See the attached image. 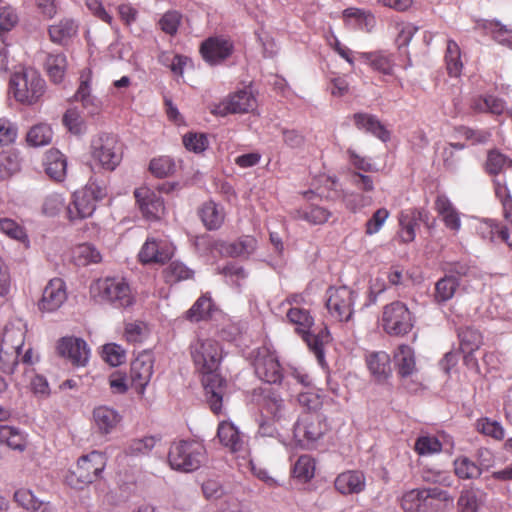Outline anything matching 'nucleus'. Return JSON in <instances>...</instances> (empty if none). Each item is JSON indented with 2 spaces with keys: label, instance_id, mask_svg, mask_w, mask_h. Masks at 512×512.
Returning a JSON list of instances; mask_svg holds the SVG:
<instances>
[{
  "label": "nucleus",
  "instance_id": "obj_54",
  "mask_svg": "<svg viewBox=\"0 0 512 512\" xmlns=\"http://www.w3.org/2000/svg\"><path fill=\"white\" fill-rule=\"evenodd\" d=\"M63 123L73 134H80L84 129L83 119L76 109H68L63 116Z\"/></svg>",
  "mask_w": 512,
  "mask_h": 512
},
{
  "label": "nucleus",
  "instance_id": "obj_43",
  "mask_svg": "<svg viewBox=\"0 0 512 512\" xmlns=\"http://www.w3.org/2000/svg\"><path fill=\"white\" fill-rule=\"evenodd\" d=\"M445 60L449 75L453 77L459 76L463 65L460 60V48L453 40H449L447 43Z\"/></svg>",
  "mask_w": 512,
  "mask_h": 512
},
{
  "label": "nucleus",
  "instance_id": "obj_10",
  "mask_svg": "<svg viewBox=\"0 0 512 512\" xmlns=\"http://www.w3.org/2000/svg\"><path fill=\"white\" fill-rule=\"evenodd\" d=\"M325 420L317 413H305L294 427V436L310 448L327 431Z\"/></svg>",
  "mask_w": 512,
  "mask_h": 512
},
{
  "label": "nucleus",
  "instance_id": "obj_50",
  "mask_svg": "<svg viewBox=\"0 0 512 512\" xmlns=\"http://www.w3.org/2000/svg\"><path fill=\"white\" fill-rule=\"evenodd\" d=\"M156 442V438L152 436L132 440L126 448V453L132 456L146 455L155 447Z\"/></svg>",
  "mask_w": 512,
  "mask_h": 512
},
{
  "label": "nucleus",
  "instance_id": "obj_22",
  "mask_svg": "<svg viewBox=\"0 0 512 512\" xmlns=\"http://www.w3.org/2000/svg\"><path fill=\"white\" fill-rule=\"evenodd\" d=\"M428 213L424 210L402 212L399 217L401 226L400 238L402 242H411L415 238V227L419 222L427 223Z\"/></svg>",
  "mask_w": 512,
  "mask_h": 512
},
{
  "label": "nucleus",
  "instance_id": "obj_26",
  "mask_svg": "<svg viewBox=\"0 0 512 512\" xmlns=\"http://www.w3.org/2000/svg\"><path fill=\"white\" fill-rule=\"evenodd\" d=\"M80 85L75 93V100L82 103L83 108L88 114H97L101 107V102L90 94L89 80L90 73H82Z\"/></svg>",
  "mask_w": 512,
  "mask_h": 512
},
{
  "label": "nucleus",
  "instance_id": "obj_17",
  "mask_svg": "<svg viewBox=\"0 0 512 512\" xmlns=\"http://www.w3.org/2000/svg\"><path fill=\"white\" fill-rule=\"evenodd\" d=\"M153 356L150 352L140 353L131 363L130 377L135 389L143 392L153 374Z\"/></svg>",
  "mask_w": 512,
  "mask_h": 512
},
{
  "label": "nucleus",
  "instance_id": "obj_37",
  "mask_svg": "<svg viewBox=\"0 0 512 512\" xmlns=\"http://www.w3.org/2000/svg\"><path fill=\"white\" fill-rule=\"evenodd\" d=\"M49 36L52 42L62 43L77 32V25L71 19H63L58 24L49 27Z\"/></svg>",
  "mask_w": 512,
  "mask_h": 512
},
{
  "label": "nucleus",
  "instance_id": "obj_45",
  "mask_svg": "<svg viewBox=\"0 0 512 512\" xmlns=\"http://www.w3.org/2000/svg\"><path fill=\"white\" fill-rule=\"evenodd\" d=\"M455 474L461 479H474L481 475V469L469 458L459 457L454 461Z\"/></svg>",
  "mask_w": 512,
  "mask_h": 512
},
{
  "label": "nucleus",
  "instance_id": "obj_41",
  "mask_svg": "<svg viewBox=\"0 0 512 512\" xmlns=\"http://www.w3.org/2000/svg\"><path fill=\"white\" fill-rule=\"evenodd\" d=\"M67 62L63 54H49L46 59V69L54 83H60L64 77Z\"/></svg>",
  "mask_w": 512,
  "mask_h": 512
},
{
  "label": "nucleus",
  "instance_id": "obj_30",
  "mask_svg": "<svg viewBox=\"0 0 512 512\" xmlns=\"http://www.w3.org/2000/svg\"><path fill=\"white\" fill-rule=\"evenodd\" d=\"M353 119L358 129L369 132L383 141L388 138V132L375 116L366 113H356Z\"/></svg>",
  "mask_w": 512,
  "mask_h": 512
},
{
  "label": "nucleus",
  "instance_id": "obj_9",
  "mask_svg": "<svg viewBox=\"0 0 512 512\" xmlns=\"http://www.w3.org/2000/svg\"><path fill=\"white\" fill-rule=\"evenodd\" d=\"M383 328L390 335H404L413 327L412 316L406 305L400 301L384 307Z\"/></svg>",
  "mask_w": 512,
  "mask_h": 512
},
{
  "label": "nucleus",
  "instance_id": "obj_40",
  "mask_svg": "<svg viewBox=\"0 0 512 512\" xmlns=\"http://www.w3.org/2000/svg\"><path fill=\"white\" fill-rule=\"evenodd\" d=\"M73 258L78 266H87L100 262L101 254L93 245L84 243L74 249Z\"/></svg>",
  "mask_w": 512,
  "mask_h": 512
},
{
  "label": "nucleus",
  "instance_id": "obj_16",
  "mask_svg": "<svg viewBox=\"0 0 512 512\" xmlns=\"http://www.w3.org/2000/svg\"><path fill=\"white\" fill-rule=\"evenodd\" d=\"M172 254L173 247L167 241L148 238L139 252V259L144 264H163L172 257Z\"/></svg>",
  "mask_w": 512,
  "mask_h": 512
},
{
  "label": "nucleus",
  "instance_id": "obj_55",
  "mask_svg": "<svg viewBox=\"0 0 512 512\" xmlns=\"http://www.w3.org/2000/svg\"><path fill=\"white\" fill-rule=\"evenodd\" d=\"M183 144L186 149L198 153L207 148L208 140L204 134L188 133L183 136Z\"/></svg>",
  "mask_w": 512,
  "mask_h": 512
},
{
  "label": "nucleus",
  "instance_id": "obj_53",
  "mask_svg": "<svg viewBox=\"0 0 512 512\" xmlns=\"http://www.w3.org/2000/svg\"><path fill=\"white\" fill-rule=\"evenodd\" d=\"M442 445L434 436H421L416 440L415 450L420 455H429L441 451Z\"/></svg>",
  "mask_w": 512,
  "mask_h": 512
},
{
  "label": "nucleus",
  "instance_id": "obj_21",
  "mask_svg": "<svg viewBox=\"0 0 512 512\" xmlns=\"http://www.w3.org/2000/svg\"><path fill=\"white\" fill-rule=\"evenodd\" d=\"M96 203L86 195L84 189L73 195V201L67 206V214L70 220H78L90 217L95 211Z\"/></svg>",
  "mask_w": 512,
  "mask_h": 512
},
{
  "label": "nucleus",
  "instance_id": "obj_27",
  "mask_svg": "<svg viewBox=\"0 0 512 512\" xmlns=\"http://www.w3.org/2000/svg\"><path fill=\"white\" fill-rule=\"evenodd\" d=\"M370 373L379 382L384 381L391 374L390 357L386 352H373L366 358Z\"/></svg>",
  "mask_w": 512,
  "mask_h": 512
},
{
  "label": "nucleus",
  "instance_id": "obj_61",
  "mask_svg": "<svg viewBox=\"0 0 512 512\" xmlns=\"http://www.w3.org/2000/svg\"><path fill=\"white\" fill-rule=\"evenodd\" d=\"M0 230L16 240H23L26 237L23 228L12 219H0Z\"/></svg>",
  "mask_w": 512,
  "mask_h": 512
},
{
  "label": "nucleus",
  "instance_id": "obj_60",
  "mask_svg": "<svg viewBox=\"0 0 512 512\" xmlns=\"http://www.w3.org/2000/svg\"><path fill=\"white\" fill-rule=\"evenodd\" d=\"M19 169L16 156L2 153L0 154V177L7 178Z\"/></svg>",
  "mask_w": 512,
  "mask_h": 512
},
{
  "label": "nucleus",
  "instance_id": "obj_24",
  "mask_svg": "<svg viewBox=\"0 0 512 512\" xmlns=\"http://www.w3.org/2000/svg\"><path fill=\"white\" fill-rule=\"evenodd\" d=\"M44 166L46 174L55 181H63L67 171L65 156L56 149L49 150L45 154Z\"/></svg>",
  "mask_w": 512,
  "mask_h": 512
},
{
  "label": "nucleus",
  "instance_id": "obj_62",
  "mask_svg": "<svg viewBox=\"0 0 512 512\" xmlns=\"http://www.w3.org/2000/svg\"><path fill=\"white\" fill-rule=\"evenodd\" d=\"M479 430L485 435L491 436L497 440L504 438V429L496 421L484 420L479 423Z\"/></svg>",
  "mask_w": 512,
  "mask_h": 512
},
{
  "label": "nucleus",
  "instance_id": "obj_13",
  "mask_svg": "<svg viewBox=\"0 0 512 512\" xmlns=\"http://www.w3.org/2000/svg\"><path fill=\"white\" fill-rule=\"evenodd\" d=\"M255 107L256 99L252 93L247 90H240L217 105L213 113L219 116H226L228 113H248L253 111Z\"/></svg>",
  "mask_w": 512,
  "mask_h": 512
},
{
  "label": "nucleus",
  "instance_id": "obj_39",
  "mask_svg": "<svg viewBox=\"0 0 512 512\" xmlns=\"http://www.w3.org/2000/svg\"><path fill=\"white\" fill-rule=\"evenodd\" d=\"M458 286L459 282L457 278L453 276H446L438 280L435 285V301L437 303H444L449 301L454 296Z\"/></svg>",
  "mask_w": 512,
  "mask_h": 512
},
{
  "label": "nucleus",
  "instance_id": "obj_44",
  "mask_svg": "<svg viewBox=\"0 0 512 512\" xmlns=\"http://www.w3.org/2000/svg\"><path fill=\"white\" fill-rule=\"evenodd\" d=\"M292 472L295 478L307 482L314 476L315 462L310 456L302 455L294 464Z\"/></svg>",
  "mask_w": 512,
  "mask_h": 512
},
{
  "label": "nucleus",
  "instance_id": "obj_63",
  "mask_svg": "<svg viewBox=\"0 0 512 512\" xmlns=\"http://www.w3.org/2000/svg\"><path fill=\"white\" fill-rule=\"evenodd\" d=\"M285 379L288 386L293 384V381L303 387H308L311 384L309 375L303 370L295 367L290 368Z\"/></svg>",
  "mask_w": 512,
  "mask_h": 512
},
{
  "label": "nucleus",
  "instance_id": "obj_7",
  "mask_svg": "<svg viewBox=\"0 0 512 512\" xmlns=\"http://www.w3.org/2000/svg\"><path fill=\"white\" fill-rule=\"evenodd\" d=\"M91 157L102 168L113 171L122 160V146L115 135L102 133L92 140Z\"/></svg>",
  "mask_w": 512,
  "mask_h": 512
},
{
  "label": "nucleus",
  "instance_id": "obj_47",
  "mask_svg": "<svg viewBox=\"0 0 512 512\" xmlns=\"http://www.w3.org/2000/svg\"><path fill=\"white\" fill-rule=\"evenodd\" d=\"M52 130L47 125H36L27 134V142L34 147L44 146L51 142Z\"/></svg>",
  "mask_w": 512,
  "mask_h": 512
},
{
  "label": "nucleus",
  "instance_id": "obj_51",
  "mask_svg": "<svg viewBox=\"0 0 512 512\" xmlns=\"http://www.w3.org/2000/svg\"><path fill=\"white\" fill-rule=\"evenodd\" d=\"M263 410L270 414L276 421L285 417V406L283 400L276 395H269L265 397Z\"/></svg>",
  "mask_w": 512,
  "mask_h": 512
},
{
  "label": "nucleus",
  "instance_id": "obj_15",
  "mask_svg": "<svg viewBox=\"0 0 512 512\" xmlns=\"http://www.w3.org/2000/svg\"><path fill=\"white\" fill-rule=\"evenodd\" d=\"M134 195L143 215L147 219L159 220L165 214L163 199L154 191L142 187L135 190Z\"/></svg>",
  "mask_w": 512,
  "mask_h": 512
},
{
  "label": "nucleus",
  "instance_id": "obj_49",
  "mask_svg": "<svg viewBox=\"0 0 512 512\" xmlns=\"http://www.w3.org/2000/svg\"><path fill=\"white\" fill-rule=\"evenodd\" d=\"M176 165L169 157H160L150 162L149 169L158 178H164L174 173Z\"/></svg>",
  "mask_w": 512,
  "mask_h": 512
},
{
  "label": "nucleus",
  "instance_id": "obj_8",
  "mask_svg": "<svg viewBox=\"0 0 512 512\" xmlns=\"http://www.w3.org/2000/svg\"><path fill=\"white\" fill-rule=\"evenodd\" d=\"M288 320L297 326L296 330L303 335L304 340L308 346L314 351L318 361L322 363L323 354V342L324 338L328 337L327 332H322L319 335H314L310 332V328L313 324V318L309 312L301 308H290L287 312Z\"/></svg>",
  "mask_w": 512,
  "mask_h": 512
},
{
  "label": "nucleus",
  "instance_id": "obj_35",
  "mask_svg": "<svg viewBox=\"0 0 512 512\" xmlns=\"http://www.w3.org/2000/svg\"><path fill=\"white\" fill-rule=\"evenodd\" d=\"M0 442L19 452L24 451L26 448L25 436L12 426H0Z\"/></svg>",
  "mask_w": 512,
  "mask_h": 512
},
{
  "label": "nucleus",
  "instance_id": "obj_25",
  "mask_svg": "<svg viewBox=\"0 0 512 512\" xmlns=\"http://www.w3.org/2000/svg\"><path fill=\"white\" fill-rule=\"evenodd\" d=\"M458 338L460 341L461 351L467 354L465 356V361L469 364L473 361V358L471 357L472 353L478 350L483 343L482 335L478 330L472 327H464L459 329Z\"/></svg>",
  "mask_w": 512,
  "mask_h": 512
},
{
  "label": "nucleus",
  "instance_id": "obj_42",
  "mask_svg": "<svg viewBox=\"0 0 512 512\" xmlns=\"http://www.w3.org/2000/svg\"><path fill=\"white\" fill-rule=\"evenodd\" d=\"M361 58L374 70L383 74H391L393 63L389 55L382 52L361 53Z\"/></svg>",
  "mask_w": 512,
  "mask_h": 512
},
{
  "label": "nucleus",
  "instance_id": "obj_11",
  "mask_svg": "<svg viewBox=\"0 0 512 512\" xmlns=\"http://www.w3.org/2000/svg\"><path fill=\"white\" fill-rule=\"evenodd\" d=\"M326 306L333 317L339 321H348L352 316L355 293L346 286L329 288Z\"/></svg>",
  "mask_w": 512,
  "mask_h": 512
},
{
  "label": "nucleus",
  "instance_id": "obj_36",
  "mask_svg": "<svg viewBox=\"0 0 512 512\" xmlns=\"http://www.w3.org/2000/svg\"><path fill=\"white\" fill-rule=\"evenodd\" d=\"M25 342V330L14 325L7 326L3 333L1 347L21 352Z\"/></svg>",
  "mask_w": 512,
  "mask_h": 512
},
{
  "label": "nucleus",
  "instance_id": "obj_31",
  "mask_svg": "<svg viewBox=\"0 0 512 512\" xmlns=\"http://www.w3.org/2000/svg\"><path fill=\"white\" fill-rule=\"evenodd\" d=\"M217 435L220 442L224 446L228 447L231 451L237 452L242 449L243 441L241 439L240 433L232 423H220Z\"/></svg>",
  "mask_w": 512,
  "mask_h": 512
},
{
  "label": "nucleus",
  "instance_id": "obj_64",
  "mask_svg": "<svg viewBox=\"0 0 512 512\" xmlns=\"http://www.w3.org/2000/svg\"><path fill=\"white\" fill-rule=\"evenodd\" d=\"M64 205V200L60 194L53 193L46 197L43 204V211L47 215H55Z\"/></svg>",
  "mask_w": 512,
  "mask_h": 512
},
{
  "label": "nucleus",
  "instance_id": "obj_58",
  "mask_svg": "<svg viewBox=\"0 0 512 512\" xmlns=\"http://www.w3.org/2000/svg\"><path fill=\"white\" fill-rule=\"evenodd\" d=\"M388 216L389 212L386 208L376 210L366 223V234L373 235L377 233L385 223Z\"/></svg>",
  "mask_w": 512,
  "mask_h": 512
},
{
  "label": "nucleus",
  "instance_id": "obj_4",
  "mask_svg": "<svg viewBox=\"0 0 512 512\" xmlns=\"http://www.w3.org/2000/svg\"><path fill=\"white\" fill-rule=\"evenodd\" d=\"M90 294L98 301H107L117 307H128L134 302L129 285L118 278L108 277L94 281L90 286Z\"/></svg>",
  "mask_w": 512,
  "mask_h": 512
},
{
  "label": "nucleus",
  "instance_id": "obj_18",
  "mask_svg": "<svg viewBox=\"0 0 512 512\" xmlns=\"http://www.w3.org/2000/svg\"><path fill=\"white\" fill-rule=\"evenodd\" d=\"M13 498L20 508L29 512H56L55 507L49 500L40 497L30 488L17 489Z\"/></svg>",
  "mask_w": 512,
  "mask_h": 512
},
{
  "label": "nucleus",
  "instance_id": "obj_38",
  "mask_svg": "<svg viewBox=\"0 0 512 512\" xmlns=\"http://www.w3.org/2000/svg\"><path fill=\"white\" fill-rule=\"evenodd\" d=\"M481 504V491L468 488L461 491L457 501L459 512H477Z\"/></svg>",
  "mask_w": 512,
  "mask_h": 512
},
{
  "label": "nucleus",
  "instance_id": "obj_3",
  "mask_svg": "<svg viewBox=\"0 0 512 512\" xmlns=\"http://www.w3.org/2000/svg\"><path fill=\"white\" fill-rule=\"evenodd\" d=\"M168 460L173 469L192 472L205 461V448L195 441L175 442L170 447Z\"/></svg>",
  "mask_w": 512,
  "mask_h": 512
},
{
  "label": "nucleus",
  "instance_id": "obj_5",
  "mask_svg": "<svg viewBox=\"0 0 512 512\" xmlns=\"http://www.w3.org/2000/svg\"><path fill=\"white\" fill-rule=\"evenodd\" d=\"M105 466L106 458L101 452L92 451L83 455L76 468L67 476V483L75 489H82L97 480Z\"/></svg>",
  "mask_w": 512,
  "mask_h": 512
},
{
  "label": "nucleus",
  "instance_id": "obj_28",
  "mask_svg": "<svg viewBox=\"0 0 512 512\" xmlns=\"http://www.w3.org/2000/svg\"><path fill=\"white\" fill-rule=\"evenodd\" d=\"M257 248V240L252 236H243L232 243L221 244V252L231 257H248Z\"/></svg>",
  "mask_w": 512,
  "mask_h": 512
},
{
  "label": "nucleus",
  "instance_id": "obj_34",
  "mask_svg": "<svg viewBox=\"0 0 512 512\" xmlns=\"http://www.w3.org/2000/svg\"><path fill=\"white\" fill-rule=\"evenodd\" d=\"M93 417L96 426L103 433H109L119 422L117 412L106 406L95 408Z\"/></svg>",
  "mask_w": 512,
  "mask_h": 512
},
{
  "label": "nucleus",
  "instance_id": "obj_23",
  "mask_svg": "<svg viewBox=\"0 0 512 512\" xmlns=\"http://www.w3.org/2000/svg\"><path fill=\"white\" fill-rule=\"evenodd\" d=\"M335 488L341 494L360 493L365 488V477L360 471H346L335 479Z\"/></svg>",
  "mask_w": 512,
  "mask_h": 512
},
{
  "label": "nucleus",
  "instance_id": "obj_46",
  "mask_svg": "<svg viewBox=\"0 0 512 512\" xmlns=\"http://www.w3.org/2000/svg\"><path fill=\"white\" fill-rule=\"evenodd\" d=\"M164 275L166 282L175 283L182 280H187L192 278L193 271L186 267L183 263L178 261H173L169 264V266L164 270Z\"/></svg>",
  "mask_w": 512,
  "mask_h": 512
},
{
  "label": "nucleus",
  "instance_id": "obj_56",
  "mask_svg": "<svg viewBox=\"0 0 512 512\" xmlns=\"http://www.w3.org/2000/svg\"><path fill=\"white\" fill-rule=\"evenodd\" d=\"M103 358L111 366H118L125 360L124 350L116 344H107L103 347Z\"/></svg>",
  "mask_w": 512,
  "mask_h": 512
},
{
  "label": "nucleus",
  "instance_id": "obj_57",
  "mask_svg": "<svg viewBox=\"0 0 512 512\" xmlns=\"http://www.w3.org/2000/svg\"><path fill=\"white\" fill-rule=\"evenodd\" d=\"M301 217L311 224L319 225L329 219L330 212L323 207L314 206L307 211H303Z\"/></svg>",
  "mask_w": 512,
  "mask_h": 512
},
{
  "label": "nucleus",
  "instance_id": "obj_6",
  "mask_svg": "<svg viewBox=\"0 0 512 512\" xmlns=\"http://www.w3.org/2000/svg\"><path fill=\"white\" fill-rule=\"evenodd\" d=\"M436 501H449L450 495L437 487L428 489H412L402 497V508L405 512H436Z\"/></svg>",
  "mask_w": 512,
  "mask_h": 512
},
{
  "label": "nucleus",
  "instance_id": "obj_52",
  "mask_svg": "<svg viewBox=\"0 0 512 512\" xmlns=\"http://www.w3.org/2000/svg\"><path fill=\"white\" fill-rule=\"evenodd\" d=\"M21 352L0 348V368L4 373L12 374L18 365Z\"/></svg>",
  "mask_w": 512,
  "mask_h": 512
},
{
  "label": "nucleus",
  "instance_id": "obj_29",
  "mask_svg": "<svg viewBox=\"0 0 512 512\" xmlns=\"http://www.w3.org/2000/svg\"><path fill=\"white\" fill-rule=\"evenodd\" d=\"M394 361L401 377L411 376L416 371L414 352L407 345L399 346L394 355Z\"/></svg>",
  "mask_w": 512,
  "mask_h": 512
},
{
  "label": "nucleus",
  "instance_id": "obj_12",
  "mask_svg": "<svg viewBox=\"0 0 512 512\" xmlns=\"http://www.w3.org/2000/svg\"><path fill=\"white\" fill-rule=\"evenodd\" d=\"M256 375L267 383H278L283 378L276 355L266 347L259 348L253 361Z\"/></svg>",
  "mask_w": 512,
  "mask_h": 512
},
{
  "label": "nucleus",
  "instance_id": "obj_59",
  "mask_svg": "<svg viewBox=\"0 0 512 512\" xmlns=\"http://www.w3.org/2000/svg\"><path fill=\"white\" fill-rule=\"evenodd\" d=\"M180 20L181 15L178 12L169 11L162 16L159 25L165 33L173 35L177 32Z\"/></svg>",
  "mask_w": 512,
  "mask_h": 512
},
{
  "label": "nucleus",
  "instance_id": "obj_32",
  "mask_svg": "<svg viewBox=\"0 0 512 512\" xmlns=\"http://www.w3.org/2000/svg\"><path fill=\"white\" fill-rule=\"evenodd\" d=\"M199 216L205 227L209 230L218 229L224 220L222 209L212 201L206 202L202 205L199 210Z\"/></svg>",
  "mask_w": 512,
  "mask_h": 512
},
{
  "label": "nucleus",
  "instance_id": "obj_33",
  "mask_svg": "<svg viewBox=\"0 0 512 512\" xmlns=\"http://www.w3.org/2000/svg\"><path fill=\"white\" fill-rule=\"evenodd\" d=\"M435 207L442 216L446 227L452 230H458L460 228L461 222L459 215L445 196L437 197Z\"/></svg>",
  "mask_w": 512,
  "mask_h": 512
},
{
  "label": "nucleus",
  "instance_id": "obj_1",
  "mask_svg": "<svg viewBox=\"0 0 512 512\" xmlns=\"http://www.w3.org/2000/svg\"><path fill=\"white\" fill-rule=\"evenodd\" d=\"M190 353L196 368L203 374L206 400L214 413H219L226 389V381L217 373L222 359L219 344L212 339H197L190 346Z\"/></svg>",
  "mask_w": 512,
  "mask_h": 512
},
{
  "label": "nucleus",
  "instance_id": "obj_20",
  "mask_svg": "<svg viewBox=\"0 0 512 512\" xmlns=\"http://www.w3.org/2000/svg\"><path fill=\"white\" fill-rule=\"evenodd\" d=\"M59 353L67 357L74 365L84 366L89 358V348L80 338H63L58 346Z\"/></svg>",
  "mask_w": 512,
  "mask_h": 512
},
{
  "label": "nucleus",
  "instance_id": "obj_19",
  "mask_svg": "<svg viewBox=\"0 0 512 512\" xmlns=\"http://www.w3.org/2000/svg\"><path fill=\"white\" fill-rule=\"evenodd\" d=\"M66 298L65 283L60 278H54L44 288L38 307L41 311L52 312L57 310Z\"/></svg>",
  "mask_w": 512,
  "mask_h": 512
},
{
  "label": "nucleus",
  "instance_id": "obj_14",
  "mask_svg": "<svg viewBox=\"0 0 512 512\" xmlns=\"http://www.w3.org/2000/svg\"><path fill=\"white\" fill-rule=\"evenodd\" d=\"M232 51V42L219 36L206 39L200 46L203 59L211 65L222 62L231 55Z\"/></svg>",
  "mask_w": 512,
  "mask_h": 512
},
{
  "label": "nucleus",
  "instance_id": "obj_2",
  "mask_svg": "<svg viewBox=\"0 0 512 512\" xmlns=\"http://www.w3.org/2000/svg\"><path fill=\"white\" fill-rule=\"evenodd\" d=\"M46 92V82L33 68L14 73L9 81V93L23 105H34L41 101Z\"/></svg>",
  "mask_w": 512,
  "mask_h": 512
},
{
  "label": "nucleus",
  "instance_id": "obj_48",
  "mask_svg": "<svg viewBox=\"0 0 512 512\" xmlns=\"http://www.w3.org/2000/svg\"><path fill=\"white\" fill-rule=\"evenodd\" d=\"M212 308V302L209 297H200L195 304L187 311V318L192 322L203 320L209 315Z\"/></svg>",
  "mask_w": 512,
  "mask_h": 512
}]
</instances>
